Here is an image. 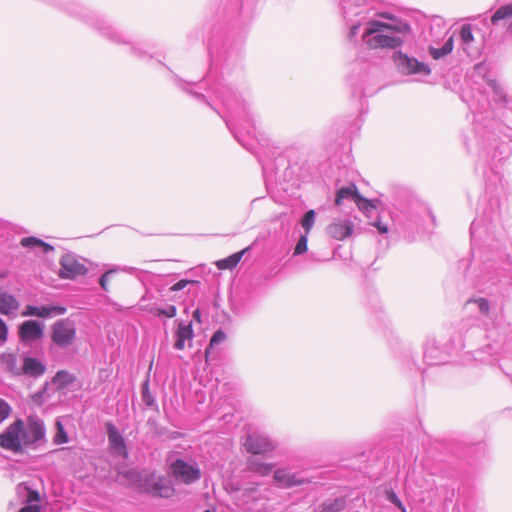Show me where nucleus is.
<instances>
[{
  "label": "nucleus",
  "instance_id": "14",
  "mask_svg": "<svg viewBox=\"0 0 512 512\" xmlns=\"http://www.w3.org/2000/svg\"><path fill=\"white\" fill-rule=\"evenodd\" d=\"M66 313V308L61 305H44V306H34L27 305L25 310L22 312V316H36L40 318H51L55 316H60Z\"/></svg>",
  "mask_w": 512,
  "mask_h": 512
},
{
  "label": "nucleus",
  "instance_id": "22",
  "mask_svg": "<svg viewBox=\"0 0 512 512\" xmlns=\"http://www.w3.org/2000/svg\"><path fill=\"white\" fill-rule=\"evenodd\" d=\"M358 195L357 187L354 184H350L346 187H342L337 191L335 204L340 206L345 200H355Z\"/></svg>",
  "mask_w": 512,
  "mask_h": 512
},
{
  "label": "nucleus",
  "instance_id": "13",
  "mask_svg": "<svg viewBox=\"0 0 512 512\" xmlns=\"http://www.w3.org/2000/svg\"><path fill=\"white\" fill-rule=\"evenodd\" d=\"M273 477L280 488H292L306 483L302 472H295L288 468L275 470Z\"/></svg>",
  "mask_w": 512,
  "mask_h": 512
},
{
  "label": "nucleus",
  "instance_id": "49",
  "mask_svg": "<svg viewBox=\"0 0 512 512\" xmlns=\"http://www.w3.org/2000/svg\"><path fill=\"white\" fill-rule=\"evenodd\" d=\"M29 500H38V494L36 492H31Z\"/></svg>",
  "mask_w": 512,
  "mask_h": 512
},
{
  "label": "nucleus",
  "instance_id": "45",
  "mask_svg": "<svg viewBox=\"0 0 512 512\" xmlns=\"http://www.w3.org/2000/svg\"><path fill=\"white\" fill-rule=\"evenodd\" d=\"M372 225H373L374 227H376V228H377V230L379 231V233H381V234H386V233H388V231H389L388 226H387V225H385V224H383V223H382V222H380V221H375L374 223H372Z\"/></svg>",
  "mask_w": 512,
  "mask_h": 512
},
{
  "label": "nucleus",
  "instance_id": "44",
  "mask_svg": "<svg viewBox=\"0 0 512 512\" xmlns=\"http://www.w3.org/2000/svg\"><path fill=\"white\" fill-rule=\"evenodd\" d=\"M189 284V281L188 280H180L178 281L177 283H175L171 288L170 290L171 291H180L182 289H184L187 285Z\"/></svg>",
  "mask_w": 512,
  "mask_h": 512
},
{
  "label": "nucleus",
  "instance_id": "38",
  "mask_svg": "<svg viewBox=\"0 0 512 512\" xmlns=\"http://www.w3.org/2000/svg\"><path fill=\"white\" fill-rule=\"evenodd\" d=\"M308 234L301 235L295 248L294 255H300L307 251Z\"/></svg>",
  "mask_w": 512,
  "mask_h": 512
},
{
  "label": "nucleus",
  "instance_id": "32",
  "mask_svg": "<svg viewBox=\"0 0 512 512\" xmlns=\"http://www.w3.org/2000/svg\"><path fill=\"white\" fill-rule=\"evenodd\" d=\"M467 304L475 305L480 313H482L485 316L489 315L490 304L487 299L480 297L477 299L469 300Z\"/></svg>",
  "mask_w": 512,
  "mask_h": 512
},
{
  "label": "nucleus",
  "instance_id": "35",
  "mask_svg": "<svg viewBox=\"0 0 512 512\" xmlns=\"http://www.w3.org/2000/svg\"><path fill=\"white\" fill-rule=\"evenodd\" d=\"M354 202L356 203V205L358 206V208L366 213H370V212H373L375 210L374 206L371 204V202L362 197L359 193L358 195L356 196Z\"/></svg>",
  "mask_w": 512,
  "mask_h": 512
},
{
  "label": "nucleus",
  "instance_id": "41",
  "mask_svg": "<svg viewBox=\"0 0 512 512\" xmlns=\"http://www.w3.org/2000/svg\"><path fill=\"white\" fill-rule=\"evenodd\" d=\"M387 499L393 503L395 506H397L401 512H407L406 508L404 507V505L402 504L401 500L399 499V497L395 494V492L393 491H388L387 492Z\"/></svg>",
  "mask_w": 512,
  "mask_h": 512
},
{
  "label": "nucleus",
  "instance_id": "5",
  "mask_svg": "<svg viewBox=\"0 0 512 512\" xmlns=\"http://www.w3.org/2000/svg\"><path fill=\"white\" fill-rule=\"evenodd\" d=\"M23 420L17 419L0 434V447L5 450L19 453L23 450L21 432Z\"/></svg>",
  "mask_w": 512,
  "mask_h": 512
},
{
  "label": "nucleus",
  "instance_id": "10",
  "mask_svg": "<svg viewBox=\"0 0 512 512\" xmlns=\"http://www.w3.org/2000/svg\"><path fill=\"white\" fill-rule=\"evenodd\" d=\"M394 61L398 70L403 74H420L423 76H428L431 72L428 65L423 62H419L416 58L409 57L401 52H398L394 55Z\"/></svg>",
  "mask_w": 512,
  "mask_h": 512
},
{
  "label": "nucleus",
  "instance_id": "7",
  "mask_svg": "<svg viewBox=\"0 0 512 512\" xmlns=\"http://www.w3.org/2000/svg\"><path fill=\"white\" fill-rule=\"evenodd\" d=\"M171 470L175 479L185 484H192L201 477L200 469L195 462L177 459L172 463Z\"/></svg>",
  "mask_w": 512,
  "mask_h": 512
},
{
  "label": "nucleus",
  "instance_id": "29",
  "mask_svg": "<svg viewBox=\"0 0 512 512\" xmlns=\"http://www.w3.org/2000/svg\"><path fill=\"white\" fill-rule=\"evenodd\" d=\"M55 429H56V433L53 437V442L56 445L67 443L68 435H67L65 428L59 418L56 419V421H55Z\"/></svg>",
  "mask_w": 512,
  "mask_h": 512
},
{
  "label": "nucleus",
  "instance_id": "23",
  "mask_svg": "<svg viewBox=\"0 0 512 512\" xmlns=\"http://www.w3.org/2000/svg\"><path fill=\"white\" fill-rule=\"evenodd\" d=\"M245 251H246V249H244L240 252L234 253L227 258L218 260L216 262V266L221 270L233 269L241 261Z\"/></svg>",
  "mask_w": 512,
  "mask_h": 512
},
{
  "label": "nucleus",
  "instance_id": "42",
  "mask_svg": "<svg viewBox=\"0 0 512 512\" xmlns=\"http://www.w3.org/2000/svg\"><path fill=\"white\" fill-rule=\"evenodd\" d=\"M8 327L6 323L0 318V347L7 341Z\"/></svg>",
  "mask_w": 512,
  "mask_h": 512
},
{
  "label": "nucleus",
  "instance_id": "4",
  "mask_svg": "<svg viewBox=\"0 0 512 512\" xmlns=\"http://www.w3.org/2000/svg\"><path fill=\"white\" fill-rule=\"evenodd\" d=\"M21 440L24 448H36L46 442V428L44 422L36 417L30 416L27 424L23 422Z\"/></svg>",
  "mask_w": 512,
  "mask_h": 512
},
{
  "label": "nucleus",
  "instance_id": "43",
  "mask_svg": "<svg viewBox=\"0 0 512 512\" xmlns=\"http://www.w3.org/2000/svg\"><path fill=\"white\" fill-rule=\"evenodd\" d=\"M482 226V222L478 219H475L470 227L471 240L474 243L476 241V234L479 228Z\"/></svg>",
  "mask_w": 512,
  "mask_h": 512
},
{
  "label": "nucleus",
  "instance_id": "9",
  "mask_svg": "<svg viewBox=\"0 0 512 512\" xmlns=\"http://www.w3.org/2000/svg\"><path fill=\"white\" fill-rule=\"evenodd\" d=\"M358 224L359 219L356 216L338 218L327 227V233L330 237L342 241L353 235Z\"/></svg>",
  "mask_w": 512,
  "mask_h": 512
},
{
  "label": "nucleus",
  "instance_id": "20",
  "mask_svg": "<svg viewBox=\"0 0 512 512\" xmlns=\"http://www.w3.org/2000/svg\"><path fill=\"white\" fill-rule=\"evenodd\" d=\"M0 367L15 376H20L21 363H18L16 354H0Z\"/></svg>",
  "mask_w": 512,
  "mask_h": 512
},
{
  "label": "nucleus",
  "instance_id": "21",
  "mask_svg": "<svg viewBox=\"0 0 512 512\" xmlns=\"http://www.w3.org/2000/svg\"><path fill=\"white\" fill-rule=\"evenodd\" d=\"M247 466L249 471L261 476L269 475L274 468L273 464L261 462L256 458H250L247 462Z\"/></svg>",
  "mask_w": 512,
  "mask_h": 512
},
{
  "label": "nucleus",
  "instance_id": "28",
  "mask_svg": "<svg viewBox=\"0 0 512 512\" xmlns=\"http://www.w3.org/2000/svg\"><path fill=\"white\" fill-rule=\"evenodd\" d=\"M345 508V500L336 498L323 503L322 512H341Z\"/></svg>",
  "mask_w": 512,
  "mask_h": 512
},
{
  "label": "nucleus",
  "instance_id": "1",
  "mask_svg": "<svg viewBox=\"0 0 512 512\" xmlns=\"http://www.w3.org/2000/svg\"><path fill=\"white\" fill-rule=\"evenodd\" d=\"M340 7L349 30L347 39L356 43L363 26L361 41L369 49H396L410 33L408 23L396 17L382 15V19H373L372 0H340Z\"/></svg>",
  "mask_w": 512,
  "mask_h": 512
},
{
  "label": "nucleus",
  "instance_id": "11",
  "mask_svg": "<svg viewBox=\"0 0 512 512\" xmlns=\"http://www.w3.org/2000/svg\"><path fill=\"white\" fill-rule=\"evenodd\" d=\"M243 445L247 452L258 455L266 454L275 449V443L270 440L266 435L253 432L246 436Z\"/></svg>",
  "mask_w": 512,
  "mask_h": 512
},
{
  "label": "nucleus",
  "instance_id": "15",
  "mask_svg": "<svg viewBox=\"0 0 512 512\" xmlns=\"http://www.w3.org/2000/svg\"><path fill=\"white\" fill-rule=\"evenodd\" d=\"M174 336V348L176 350H183L186 346V342L188 343V346H191V342L194 336L192 323L178 320Z\"/></svg>",
  "mask_w": 512,
  "mask_h": 512
},
{
  "label": "nucleus",
  "instance_id": "3",
  "mask_svg": "<svg viewBox=\"0 0 512 512\" xmlns=\"http://www.w3.org/2000/svg\"><path fill=\"white\" fill-rule=\"evenodd\" d=\"M510 336L511 328L509 324L502 321L493 323L492 327L486 330V337L490 341L485 347L487 351H477L475 359L484 363H494L496 358L493 356L500 354L504 350V347L510 340Z\"/></svg>",
  "mask_w": 512,
  "mask_h": 512
},
{
  "label": "nucleus",
  "instance_id": "19",
  "mask_svg": "<svg viewBox=\"0 0 512 512\" xmlns=\"http://www.w3.org/2000/svg\"><path fill=\"white\" fill-rule=\"evenodd\" d=\"M5 276L6 273H0V279ZM18 309L19 302L16 297L0 288V314L14 316Z\"/></svg>",
  "mask_w": 512,
  "mask_h": 512
},
{
  "label": "nucleus",
  "instance_id": "34",
  "mask_svg": "<svg viewBox=\"0 0 512 512\" xmlns=\"http://www.w3.org/2000/svg\"><path fill=\"white\" fill-rule=\"evenodd\" d=\"M460 38H461L463 45H465V46H469L470 43L473 42L474 37L472 34L471 25L465 24L462 26V28L460 30Z\"/></svg>",
  "mask_w": 512,
  "mask_h": 512
},
{
  "label": "nucleus",
  "instance_id": "6",
  "mask_svg": "<svg viewBox=\"0 0 512 512\" xmlns=\"http://www.w3.org/2000/svg\"><path fill=\"white\" fill-rule=\"evenodd\" d=\"M52 341L61 348L70 346L76 337V328L69 319L56 321L52 326Z\"/></svg>",
  "mask_w": 512,
  "mask_h": 512
},
{
  "label": "nucleus",
  "instance_id": "8",
  "mask_svg": "<svg viewBox=\"0 0 512 512\" xmlns=\"http://www.w3.org/2000/svg\"><path fill=\"white\" fill-rule=\"evenodd\" d=\"M139 478L140 481L145 482L144 487L156 496L168 498L174 492L169 480L156 476L154 473H141Z\"/></svg>",
  "mask_w": 512,
  "mask_h": 512
},
{
  "label": "nucleus",
  "instance_id": "31",
  "mask_svg": "<svg viewBox=\"0 0 512 512\" xmlns=\"http://www.w3.org/2000/svg\"><path fill=\"white\" fill-rule=\"evenodd\" d=\"M316 219V213L314 210L307 211L301 219V226L303 227L305 234H309Z\"/></svg>",
  "mask_w": 512,
  "mask_h": 512
},
{
  "label": "nucleus",
  "instance_id": "25",
  "mask_svg": "<svg viewBox=\"0 0 512 512\" xmlns=\"http://www.w3.org/2000/svg\"><path fill=\"white\" fill-rule=\"evenodd\" d=\"M512 17V3L501 6L498 8L491 17V23L497 24L501 20H506Z\"/></svg>",
  "mask_w": 512,
  "mask_h": 512
},
{
  "label": "nucleus",
  "instance_id": "16",
  "mask_svg": "<svg viewBox=\"0 0 512 512\" xmlns=\"http://www.w3.org/2000/svg\"><path fill=\"white\" fill-rule=\"evenodd\" d=\"M108 441L112 452L124 458L127 457V449L123 436L112 423L106 424Z\"/></svg>",
  "mask_w": 512,
  "mask_h": 512
},
{
  "label": "nucleus",
  "instance_id": "48",
  "mask_svg": "<svg viewBox=\"0 0 512 512\" xmlns=\"http://www.w3.org/2000/svg\"><path fill=\"white\" fill-rule=\"evenodd\" d=\"M193 318L196 319L197 321H200V311H199V309H196L193 312Z\"/></svg>",
  "mask_w": 512,
  "mask_h": 512
},
{
  "label": "nucleus",
  "instance_id": "40",
  "mask_svg": "<svg viewBox=\"0 0 512 512\" xmlns=\"http://www.w3.org/2000/svg\"><path fill=\"white\" fill-rule=\"evenodd\" d=\"M116 272V269H111V270H108L106 272H104L101 277L99 278V285L100 287L104 290V291H108L109 288H108V282H109V278L112 274H114Z\"/></svg>",
  "mask_w": 512,
  "mask_h": 512
},
{
  "label": "nucleus",
  "instance_id": "18",
  "mask_svg": "<svg viewBox=\"0 0 512 512\" xmlns=\"http://www.w3.org/2000/svg\"><path fill=\"white\" fill-rule=\"evenodd\" d=\"M19 336L25 342L36 341L43 336V325L34 320H28L21 324Z\"/></svg>",
  "mask_w": 512,
  "mask_h": 512
},
{
  "label": "nucleus",
  "instance_id": "2",
  "mask_svg": "<svg viewBox=\"0 0 512 512\" xmlns=\"http://www.w3.org/2000/svg\"><path fill=\"white\" fill-rule=\"evenodd\" d=\"M216 95L222 102L227 116H223L225 122L234 135L235 139L246 149L251 148L243 140V135L252 136L255 134L253 113L246 101L240 99L231 88L222 86L217 89Z\"/></svg>",
  "mask_w": 512,
  "mask_h": 512
},
{
  "label": "nucleus",
  "instance_id": "12",
  "mask_svg": "<svg viewBox=\"0 0 512 512\" xmlns=\"http://www.w3.org/2000/svg\"><path fill=\"white\" fill-rule=\"evenodd\" d=\"M60 265L59 275L61 278L74 279L86 273L85 266L77 260L74 254H65L62 256Z\"/></svg>",
  "mask_w": 512,
  "mask_h": 512
},
{
  "label": "nucleus",
  "instance_id": "51",
  "mask_svg": "<svg viewBox=\"0 0 512 512\" xmlns=\"http://www.w3.org/2000/svg\"><path fill=\"white\" fill-rule=\"evenodd\" d=\"M204 512H210V511H209V510H206V511H204Z\"/></svg>",
  "mask_w": 512,
  "mask_h": 512
},
{
  "label": "nucleus",
  "instance_id": "36",
  "mask_svg": "<svg viewBox=\"0 0 512 512\" xmlns=\"http://www.w3.org/2000/svg\"><path fill=\"white\" fill-rule=\"evenodd\" d=\"M177 309L174 305H167L164 308H155L153 314L156 316H165L167 318H173L176 316Z\"/></svg>",
  "mask_w": 512,
  "mask_h": 512
},
{
  "label": "nucleus",
  "instance_id": "33",
  "mask_svg": "<svg viewBox=\"0 0 512 512\" xmlns=\"http://www.w3.org/2000/svg\"><path fill=\"white\" fill-rule=\"evenodd\" d=\"M488 86L494 94L495 101H504L505 100V92L504 89L495 81L491 80L488 82Z\"/></svg>",
  "mask_w": 512,
  "mask_h": 512
},
{
  "label": "nucleus",
  "instance_id": "27",
  "mask_svg": "<svg viewBox=\"0 0 512 512\" xmlns=\"http://www.w3.org/2000/svg\"><path fill=\"white\" fill-rule=\"evenodd\" d=\"M21 245L23 247H29V248L41 247V248H43L44 252L53 250V247L51 245L43 242L42 240H40V239H38L36 237H25V238H23L21 240Z\"/></svg>",
  "mask_w": 512,
  "mask_h": 512
},
{
  "label": "nucleus",
  "instance_id": "37",
  "mask_svg": "<svg viewBox=\"0 0 512 512\" xmlns=\"http://www.w3.org/2000/svg\"><path fill=\"white\" fill-rule=\"evenodd\" d=\"M226 339V334L222 331V330H217L211 340H210V343H209V346L208 348L206 349L205 351V355L206 357L208 356L209 352H210V349L215 346V345H218L220 343H222L224 340Z\"/></svg>",
  "mask_w": 512,
  "mask_h": 512
},
{
  "label": "nucleus",
  "instance_id": "39",
  "mask_svg": "<svg viewBox=\"0 0 512 512\" xmlns=\"http://www.w3.org/2000/svg\"><path fill=\"white\" fill-rule=\"evenodd\" d=\"M11 413V407L9 404L0 398V424L9 417Z\"/></svg>",
  "mask_w": 512,
  "mask_h": 512
},
{
  "label": "nucleus",
  "instance_id": "47",
  "mask_svg": "<svg viewBox=\"0 0 512 512\" xmlns=\"http://www.w3.org/2000/svg\"><path fill=\"white\" fill-rule=\"evenodd\" d=\"M109 35H110L111 39H113V40H115L117 42L121 41V36L118 33L113 32L112 34H109Z\"/></svg>",
  "mask_w": 512,
  "mask_h": 512
},
{
  "label": "nucleus",
  "instance_id": "24",
  "mask_svg": "<svg viewBox=\"0 0 512 512\" xmlns=\"http://www.w3.org/2000/svg\"><path fill=\"white\" fill-rule=\"evenodd\" d=\"M453 50V36H450L441 48L430 47L429 52L434 59H439Z\"/></svg>",
  "mask_w": 512,
  "mask_h": 512
},
{
  "label": "nucleus",
  "instance_id": "46",
  "mask_svg": "<svg viewBox=\"0 0 512 512\" xmlns=\"http://www.w3.org/2000/svg\"><path fill=\"white\" fill-rule=\"evenodd\" d=\"M19 512H41L40 507L35 504L26 505L23 508L20 509Z\"/></svg>",
  "mask_w": 512,
  "mask_h": 512
},
{
  "label": "nucleus",
  "instance_id": "30",
  "mask_svg": "<svg viewBox=\"0 0 512 512\" xmlns=\"http://www.w3.org/2000/svg\"><path fill=\"white\" fill-rule=\"evenodd\" d=\"M141 398L147 407H150V408L156 407V400L149 390V380L148 379L142 384Z\"/></svg>",
  "mask_w": 512,
  "mask_h": 512
},
{
  "label": "nucleus",
  "instance_id": "50",
  "mask_svg": "<svg viewBox=\"0 0 512 512\" xmlns=\"http://www.w3.org/2000/svg\"><path fill=\"white\" fill-rule=\"evenodd\" d=\"M508 30H509L510 32H512V22L510 23V25H509V27H508Z\"/></svg>",
  "mask_w": 512,
  "mask_h": 512
},
{
  "label": "nucleus",
  "instance_id": "17",
  "mask_svg": "<svg viewBox=\"0 0 512 512\" xmlns=\"http://www.w3.org/2000/svg\"><path fill=\"white\" fill-rule=\"evenodd\" d=\"M45 364L37 358L23 356L21 358L20 376L25 375L32 378H38L45 373Z\"/></svg>",
  "mask_w": 512,
  "mask_h": 512
},
{
  "label": "nucleus",
  "instance_id": "26",
  "mask_svg": "<svg viewBox=\"0 0 512 512\" xmlns=\"http://www.w3.org/2000/svg\"><path fill=\"white\" fill-rule=\"evenodd\" d=\"M75 381V377L67 371H58L53 378L54 384L59 388H65Z\"/></svg>",
  "mask_w": 512,
  "mask_h": 512
}]
</instances>
